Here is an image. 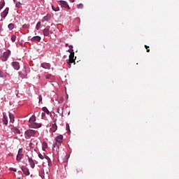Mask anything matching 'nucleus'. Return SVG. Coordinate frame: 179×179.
<instances>
[{
	"label": "nucleus",
	"instance_id": "1",
	"mask_svg": "<svg viewBox=\"0 0 179 179\" xmlns=\"http://www.w3.org/2000/svg\"><path fill=\"white\" fill-rule=\"evenodd\" d=\"M68 52H70V55H69V59L67 64L69 65V67L71 68V64L75 63V60L76 59V57H75V52H73V50H68Z\"/></svg>",
	"mask_w": 179,
	"mask_h": 179
},
{
	"label": "nucleus",
	"instance_id": "2",
	"mask_svg": "<svg viewBox=\"0 0 179 179\" xmlns=\"http://www.w3.org/2000/svg\"><path fill=\"white\" fill-rule=\"evenodd\" d=\"M38 134V131L36 130H33V129H28L25 131V138L27 139H29L31 138V137L32 136H35L36 135H37Z\"/></svg>",
	"mask_w": 179,
	"mask_h": 179
},
{
	"label": "nucleus",
	"instance_id": "3",
	"mask_svg": "<svg viewBox=\"0 0 179 179\" xmlns=\"http://www.w3.org/2000/svg\"><path fill=\"white\" fill-rule=\"evenodd\" d=\"M58 3L62 8H66V10H71V7L67 1H65L64 0H59Z\"/></svg>",
	"mask_w": 179,
	"mask_h": 179
},
{
	"label": "nucleus",
	"instance_id": "4",
	"mask_svg": "<svg viewBox=\"0 0 179 179\" xmlns=\"http://www.w3.org/2000/svg\"><path fill=\"white\" fill-rule=\"evenodd\" d=\"M21 170H22V173H24L26 176H29L30 175V171L27 166H22L21 167Z\"/></svg>",
	"mask_w": 179,
	"mask_h": 179
},
{
	"label": "nucleus",
	"instance_id": "5",
	"mask_svg": "<svg viewBox=\"0 0 179 179\" xmlns=\"http://www.w3.org/2000/svg\"><path fill=\"white\" fill-rule=\"evenodd\" d=\"M10 55V52H5L3 55L1 57L2 62H5L8 60V58Z\"/></svg>",
	"mask_w": 179,
	"mask_h": 179
},
{
	"label": "nucleus",
	"instance_id": "6",
	"mask_svg": "<svg viewBox=\"0 0 179 179\" xmlns=\"http://www.w3.org/2000/svg\"><path fill=\"white\" fill-rule=\"evenodd\" d=\"M41 127H42L41 124H38V123H36V122H32V123H30V124H29V127L30 128H34V129H38V128H40Z\"/></svg>",
	"mask_w": 179,
	"mask_h": 179
},
{
	"label": "nucleus",
	"instance_id": "7",
	"mask_svg": "<svg viewBox=\"0 0 179 179\" xmlns=\"http://www.w3.org/2000/svg\"><path fill=\"white\" fill-rule=\"evenodd\" d=\"M41 66L44 69H47V70H50L51 69V66L49 63H42L41 64Z\"/></svg>",
	"mask_w": 179,
	"mask_h": 179
},
{
	"label": "nucleus",
	"instance_id": "8",
	"mask_svg": "<svg viewBox=\"0 0 179 179\" xmlns=\"http://www.w3.org/2000/svg\"><path fill=\"white\" fill-rule=\"evenodd\" d=\"M63 140H64L63 135H59L55 137V141L59 143H62L63 142Z\"/></svg>",
	"mask_w": 179,
	"mask_h": 179
},
{
	"label": "nucleus",
	"instance_id": "9",
	"mask_svg": "<svg viewBox=\"0 0 179 179\" xmlns=\"http://www.w3.org/2000/svg\"><path fill=\"white\" fill-rule=\"evenodd\" d=\"M28 162H29V164H30V167L31 169H34L35 168V162L33 160L32 158H30L29 157H28Z\"/></svg>",
	"mask_w": 179,
	"mask_h": 179
},
{
	"label": "nucleus",
	"instance_id": "10",
	"mask_svg": "<svg viewBox=\"0 0 179 179\" xmlns=\"http://www.w3.org/2000/svg\"><path fill=\"white\" fill-rule=\"evenodd\" d=\"M58 129V127L56 123L52 124V127L50 128V131L52 132V133H54Z\"/></svg>",
	"mask_w": 179,
	"mask_h": 179
},
{
	"label": "nucleus",
	"instance_id": "11",
	"mask_svg": "<svg viewBox=\"0 0 179 179\" xmlns=\"http://www.w3.org/2000/svg\"><path fill=\"white\" fill-rule=\"evenodd\" d=\"M9 8H6V10L1 13V17L5 19L8 14Z\"/></svg>",
	"mask_w": 179,
	"mask_h": 179
},
{
	"label": "nucleus",
	"instance_id": "12",
	"mask_svg": "<svg viewBox=\"0 0 179 179\" xmlns=\"http://www.w3.org/2000/svg\"><path fill=\"white\" fill-rule=\"evenodd\" d=\"M51 18H52V15H50V14H48L46 16H45V17L43 18L42 22H48V21L50 20Z\"/></svg>",
	"mask_w": 179,
	"mask_h": 179
},
{
	"label": "nucleus",
	"instance_id": "13",
	"mask_svg": "<svg viewBox=\"0 0 179 179\" xmlns=\"http://www.w3.org/2000/svg\"><path fill=\"white\" fill-rule=\"evenodd\" d=\"M13 68H14L15 70L18 71V70L20 69V64H19V62H13Z\"/></svg>",
	"mask_w": 179,
	"mask_h": 179
},
{
	"label": "nucleus",
	"instance_id": "14",
	"mask_svg": "<svg viewBox=\"0 0 179 179\" xmlns=\"http://www.w3.org/2000/svg\"><path fill=\"white\" fill-rule=\"evenodd\" d=\"M44 159H45V160H47L48 166H51L52 161H51L50 158L47 155H44Z\"/></svg>",
	"mask_w": 179,
	"mask_h": 179
},
{
	"label": "nucleus",
	"instance_id": "15",
	"mask_svg": "<svg viewBox=\"0 0 179 179\" xmlns=\"http://www.w3.org/2000/svg\"><path fill=\"white\" fill-rule=\"evenodd\" d=\"M50 31L49 29H45L43 31V34L45 36H48L50 35Z\"/></svg>",
	"mask_w": 179,
	"mask_h": 179
},
{
	"label": "nucleus",
	"instance_id": "16",
	"mask_svg": "<svg viewBox=\"0 0 179 179\" xmlns=\"http://www.w3.org/2000/svg\"><path fill=\"white\" fill-rule=\"evenodd\" d=\"M41 38L39 36H34L31 38V41H41Z\"/></svg>",
	"mask_w": 179,
	"mask_h": 179
},
{
	"label": "nucleus",
	"instance_id": "17",
	"mask_svg": "<svg viewBox=\"0 0 179 179\" xmlns=\"http://www.w3.org/2000/svg\"><path fill=\"white\" fill-rule=\"evenodd\" d=\"M3 122L4 124H6V125H7L8 123V117H6V115L5 114H3Z\"/></svg>",
	"mask_w": 179,
	"mask_h": 179
},
{
	"label": "nucleus",
	"instance_id": "18",
	"mask_svg": "<svg viewBox=\"0 0 179 179\" xmlns=\"http://www.w3.org/2000/svg\"><path fill=\"white\" fill-rule=\"evenodd\" d=\"M9 117H10V122L11 123H13L15 122V117L13 114L9 113Z\"/></svg>",
	"mask_w": 179,
	"mask_h": 179
},
{
	"label": "nucleus",
	"instance_id": "19",
	"mask_svg": "<svg viewBox=\"0 0 179 179\" xmlns=\"http://www.w3.org/2000/svg\"><path fill=\"white\" fill-rule=\"evenodd\" d=\"M42 110L44 112V113H46L48 115H50V111L48 110V108H45V106H44L43 108H42Z\"/></svg>",
	"mask_w": 179,
	"mask_h": 179
},
{
	"label": "nucleus",
	"instance_id": "20",
	"mask_svg": "<svg viewBox=\"0 0 179 179\" xmlns=\"http://www.w3.org/2000/svg\"><path fill=\"white\" fill-rule=\"evenodd\" d=\"M36 122V117L33 115L31 117L29 118V123H34Z\"/></svg>",
	"mask_w": 179,
	"mask_h": 179
},
{
	"label": "nucleus",
	"instance_id": "21",
	"mask_svg": "<svg viewBox=\"0 0 179 179\" xmlns=\"http://www.w3.org/2000/svg\"><path fill=\"white\" fill-rule=\"evenodd\" d=\"M12 131H13L14 133H15V134H20V131L17 128H16V127L13 128V129H12Z\"/></svg>",
	"mask_w": 179,
	"mask_h": 179
},
{
	"label": "nucleus",
	"instance_id": "22",
	"mask_svg": "<svg viewBox=\"0 0 179 179\" xmlns=\"http://www.w3.org/2000/svg\"><path fill=\"white\" fill-rule=\"evenodd\" d=\"M52 10H54V11H55V12H58V11H59V10H60V8H59V6L55 7V6H52Z\"/></svg>",
	"mask_w": 179,
	"mask_h": 179
},
{
	"label": "nucleus",
	"instance_id": "23",
	"mask_svg": "<svg viewBox=\"0 0 179 179\" xmlns=\"http://www.w3.org/2000/svg\"><path fill=\"white\" fill-rule=\"evenodd\" d=\"M0 78H6V74L0 70Z\"/></svg>",
	"mask_w": 179,
	"mask_h": 179
},
{
	"label": "nucleus",
	"instance_id": "24",
	"mask_svg": "<svg viewBox=\"0 0 179 179\" xmlns=\"http://www.w3.org/2000/svg\"><path fill=\"white\" fill-rule=\"evenodd\" d=\"M23 157V155L22 154H18L17 156V162H20V160H21Z\"/></svg>",
	"mask_w": 179,
	"mask_h": 179
},
{
	"label": "nucleus",
	"instance_id": "25",
	"mask_svg": "<svg viewBox=\"0 0 179 179\" xmlns=\"http://www.w3.org/2000/svg\"><path fill=\"white\" fill-rule=\"evenodd\" d=\"M41 22H38L36 24V29L37 30H39L40 28H41Z\"/></svg>",
	"mask_w": 179,
	"mask_h": 179
},
{
	"label": "nucleus",
	"instance_id": "26",
	"mask_svg": "<svg viewBox=\"0 0 179 179\" xmlns=\"http://www.w3.org/2000/svg\"><path fill=\"white\" fill-rule=\"evenodd\" d=\"M38 156L39 159H41V160H43V159L45 157V154H43V155L42 154L39 153L38 155Z\"/></svg>",
	"mask_w": 179,
	"mask_h": 179
},
{
	"label": "nucleus",
	"instance_id": "27",
	"mask_svg": "<svg viewBox=\"0 0 179 179\" xmlns=\"http://www.w3.org/2000/svg\"><path fill=\"white\" fill-rule=\"evenodd\" d=\"M52 74H47V75L45 76V78H46V79H50V80H52Z\"/></svg>",
	"mask_w": 179,
	"mask_h": 179
},
{
	"label": "nucleus",
	"instance_id": "28",
	"mask_svg": "<svg viewBox=\"0 0 179 179\" xmlns=\"http://www.w3.org/2000/svg\"><path fill=\"white\" fill-rule=\"evenodd\" d=\"M14 27H15V25H14V24H13V23L10 24L8 25V28H9V29H10V30L13 29Z\"/></svg>",
	"mask_w": 179,
	"mask_h": 179
},
{
	"label": "nucleus",
	"instance_id": "29",
	"mask_svg": "<svg viewBox=\"0 0 179 179\" xmlns=\"http://www.w3.org/2000/svg\"><path fill=\"white\" fill-rule=\"evenodd\" d=\"M5 1H3L1 4H0V10L5 6Z\"/></svg>",
	"mask_w": 179,
	"mask_h": 179
},
{
	"label": "nucleus",
	"instance_id": "30",
	"mask_svg": "<svg viewBox=\"0 0 179 179\" xmlns=\"http://www.w3.org/2000/svg\"><path fill=\"white\" fill-rule=\"evenodd\" d=\"M32 143H34V146L37 147V145H38V141H37V140H34V141L32 142Z\"/></svg>",
	"mask_w": 179,
	"mask_h": 179
},
{
	"label": "nucleus",
	"instance_id": "31",
	"mask_svg": "<svg viewBox=\"0 0 179 179\" xmlns=\"http://www.w3.org/2000/svg\"><path fill=\"white\" fill-rule=\"evenodd\" d=\"M66 130L69 131V132H71V129H70V126L69 124H67L66 125Z\"/></svg>",
	"mask_w": 179,
	"mask_h": 179
},
{
	"label": "nucleus",
	"instance_id": "32",
	"mask_svg": "<svg viewBox=\"0 0 179 179\" xmlns=\"http://www.w3.org/2000/svg\"><path fill=\"white\" fill-rule=\"evenodd\" d=\"M145 50H146V52H150V50L148 49V48H150L149 46L145 45Z\"/></svg>",
	"mask_w": 179,
	"mask_h": 179
},
{
	"label": "nucleus",
	"instance_id": "33",
	"mask_svg": "<svg viewBox=\"0 0 179 179\" xmlns=\"http://www.w3.org/2000/svg\"><path fill=\"white\" fill-rule=\"evenodd\" d=\"M11 40L13 42H15V40H16V36L15 35H13L12 37H11Z\"/></svg>",
	"mask_w": 179,
	"mask_h": 179
},
{
	"label": "nucleus",
	"instance_id": "34",
	"mask_svg": "<svg viewBox=\"0 0 179 179\" xmlns=\"http://www.w3.org/2000/svg\"><path fill=\"white\" fill-rule=\"evenodd\" d=\"M43 101L42 95H38V102H41Z\"/></svg>",
	"mask_w": 179,
	"mask_h": 179
},
{
	"label": "nucleus",
	"instance_id": "35",
	"mask_svg": "<svg viewBox=\"0 0 179 179\" xmlns=\"http://www.w3.org/2000/svg\"><path fill=\"white\" fill-rule=\"evenodd\" d=\"M36 146L34 145V143H29V148H34Z\"/></svg>",
	"mask_w": 179,
	"mask_h": 179
},
{
	"label": "nucleus",
	"instance_id": "36",
	"mask_svg": "<svg viewBox=\"0 0 179 179\" xmlns=\"http://www.w3.org/2000/svg\"><path fill=\"white\" fill-rule=\"evenodd\" d=\"M43 148H48V143H43Z\"/></svg>",
	"mask_w": 179,
	"mask_h": 179
},
{
	"label": "nucleus",
	"instance_id": "37",
	"mask_svg": "<svg viewBox=\"0 0 179 179\" xmlns=\"http://www.w3.org/2000/svg\"><path fill=\"white\" fill-rule=\"evenodd\" d=\"M77 7L79 9H82V8H83V4H79V5L77 6Z\"/></svg>",
	"mask_w": 179,
	"mask_h": 179
},
{
	"label": "nucleus",
	"instance_id": "38",
	"mask_svg": "<svg viewBox=\"0 0 179 179\" xmlns=\"http://www.w3.org/2000/svg\"><path fill=\"white\" fill-rule=\"evenodd\" d=\"M29 27V24H24V25H22V28H24V29H27Z\"/></svg>",
	"mask_w": 179,
	"mask_h": 179
},
{
	"label": "nucleus",
	"instance_id": "39",
	"mask_svg": "<svg viewBox=\"0 0 179 179\" xmlns=\"http://www.w3.org/2000/svg\"><path fill=\"white\" fill-rule=\"evenodd\" d=\"M21 3H20V1H18L17 3H16V7L17 8H20L21 6Z\"/></svg>",
	"mask_w": 179,
	"mask_h": 179
},
{
	"label": "nucleus",
	"instance_id": "40",
	"mask_svg": "<svg viewBox=\"0 0 179 179\" xmlns=\"http://www.w3.org/2000/svg\"><path fill=\"white\" fill-rule=\"evenodd\" d=\"M45 116H46L45 113H43L41 114V117H42V119H44V118L45 117Z\"/></svg>",
	"mask_w": 179,
	"mask_h": 179
},
{
	"label": "nucleus",
	"instance_id": "41",
	"mask_svg": "<svg viewBox=\"0 0 179 179\" xmlns=\"http://www.w3.org/2000/svg\"><path fill=\"white\" fill-rule=\"evenodd\" d=\"M69 51H72V50H73V45H69Z\"/></svg>",
	"mask_w": 179,
	"mask_h": 179
},
{
	"label": "nucleus",
	"instance_id": "42",
	"mask_svg": "<svg viewBox=\"0 0 179 179\" xmlns=\"http://www.w3.org/2000/svg\"><path fill=\"white\" fill-rule=\"evenodd\" d=\"M10 170L14 172H17V169L14 168H10Z\"/></svg>",
	"mask_w": 179,
	"mask_h": 179
},
{
	"label": "nucleus",
	"instance_id": "43",
	"mask_svg": "<svg viewBox=\"0 0 179 179\" xmlns=\"http://www.w3.org/2000/svg\"><path fill=\"white\" fill-rule=\"evenodd\" d=\"M22 149L18 150V154H22Z\"/></svg>",
	"mask_w": 179,
	"mask_h": 179
},
{
	"label": "nucleus",
	"instance_id": "44",
	"mask_svg": "<svg viewBox=\"0 0 179 179\" xmlns=\"http://www.w3.org/2000/svg\"><path fill=\"white\" fill-rule=\"evenodd\" d=\"M57 113H59V111H60L59 108H57Z\"/></svg>",
	"mask_w": 179,
	"mask_h": 179
},
{
	"label": "nucleus",
	"instance_id": "45",
	"mask_svg": "<svg viewBox=\"0 0 179 179\" xmlns=\"http://www.w3.org/2000/svg\"><path fill=\"white\" fill-rule=\"evenodd\" d=\"M70 2L73 3L75 2V0H69Z\"/></svg>",
	"mask_w": 179,
	"mask_h": 179
},
{
	"label": "nucleus",
	"instance_id": "46",
	"mask_svg": "<svg viewBox=\"0 0 179 179\" xmlns=\"http://www.w3.org/2000/svg\"><path fill=\"white\" fill-rule=\"evenodd\" d=\"M57 145V143H55L54 144V147H56V145Z\"/></svg>",
	"mask_w": 179,
	"mask_h": 179
},
{
	"label": "nucleus",
	"instance_id": "47",
	"mask_svg": "<svg viewBox=\"0 0 179 179\" xmlns=\"http://www.w3.org/2000/svg\"><path fill=\"white\" fill-rule=\"evenodd\" d=\"M68 46H69V43H66V47H68Z\"/></svg>",
	"mask_w": 179,
	"mask_h": 179
},
{
	"label": "nucleus",
	"instance_id": "48",
	"mask_svg": "<svg viewBox=\"0 0 179 179\" xmlns=\"http://www.w3.org/2000/svg\"><path fill=\"white\" fill-rule=\"evenodd\" d=\"M0 179H1V178H0Z\"/></svg>",
	"mask_w": 179,
	"mask_h": 179
}]
</instances>
